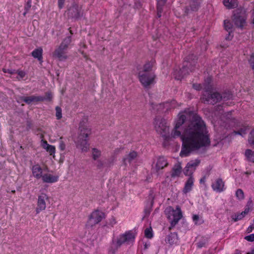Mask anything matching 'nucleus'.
I'll return each mask as SVG.
<instances>
[{
  "label": "nucleus",
  "instance_id": "1",
  "mask_svg": "<svg viewBox=\"0 0 254 254\" xmlns=\"http://www.w3.org/2000/svg\"><path fill=\"white\" fill-rule=\"evenodd\" d=\"M178 128L175 126L172 135L173 137L181 136L183 140V147L180 153L181 157L187 156L192 151L209 145L210 141L205 124L199 116H192L191 121L185 129L182 135Z\"/></svg>",
  "mask_w": 254,
  "mask_h": 254
},
{
  "label": "nucleus",
  "instance_id": "2",
  "mask_svg": "<svg viewBox=\"0 0 254 254\" xmlns=\"http://www.w3.org/2000/svg\"><path fill=\"white\" fill-rule=\"evenodd\" d=\"M71 43V36H68L62 41L52 54L53 57L60 61H65L68 58L67 50Z\"/></svg>",
  "mask_w": 254,
  "mask_h": 254
},
{
  "label": "nucleus",
  "instance_id": "3",
  "mask_svg": "<svg viewBox=\"0 0 254 254\" xmlns=\"http://www.w3.org/2000/svg\"><path fill=\"white\" fill-rule=\"evenodd\" d=\"M134 239L135 235L133 233L130 231L126 232L125 233L121 235L117 239L116 242L113 241L110 251L113 253H115L116 251L123 244H129L134 241Z\"/></svg>",
  "mask_w": 254,
  "mask_h": 254
},
{
  "label": "nucleus",
  "instance_id": "4",
  "mask_svg": "<svg viewBox=\"0 0 254 254\" xmlns=\"http://www.w3.org/2000/svg\"><path fill=\"white\" fill-rule=\"evenodd\" d=\"M153 125L156 132L161 134L165 140L169 138V126L165 119L161 118L160 116H157L154 119Z\"/></svg>",
  "mask_w": 254,
  "mask_h": 254
},
{
  "label": "nucleus",
  "instance_id": "5",
  "mask_svg": "<svg viewBox=\"0 0 254 254\" xmlns=\"http://www.w3.org/2000/svg\"><path fill=\"white\" fill-rule=\"evenodd\" d=\"M247 14L243 8H238L233 11L232 20L234 26L242 29L246 25Z\"/></svg>",
  "mask_w": 254,
  "mask_h": 254
},
{
  "label": "nucleus",
  "instance_id": "6",
  "mask_svg": "<svg viewBox=\"0 0 254 254\" xmlns=\"http://www.w3.org/2000/svg\"><path fill=\"white\" fill-rule=\"evenodd\" d=\"M190 57L187 58V60L184 62L183 66L178 71H175L174 75L175 78L178 80L181 79L184 76L189 73V71L193 70V67L195 65L194 60L191 62L190 61Z\"/></svg>",
  "mask_w": 254,
  "mask_h": 254
},
{
  "label": "nucleus",
  "instance_id": "7",
  "mask_svg": "<svg viewBox=\"0 0 254 254\" xmlns=\"http://www.w3.org/2000/svg\"><path fill=\"white\" fill-rule=\"evenodd\" d=\"M220 93L219 92H212L206 90L202 95L200 100L204 104L214 105L220 102Z\"/></svg>",
  "mask_w": 254,
  "mask_h": 254
},
{
  "label": "nucleus",
  "instance_id": "8",
  "mask_svg": "<svg viewBox=\"0 0 254 254\" xmlns=\"http://www.w3.org/2000/svg\"><path fill=\"white\" fill-rule=\"evenodd\" d=\"M91 134V128L88 123V119L84 117L79 123L78 137L87 138Z\"/></svg>",
  "mask_w": 254,
  "mask_h": 254
},
{
  "label": "nucleus",
  "instance_id": "9",
  "mask_svg": "<svg viewBox=\"0 0 254 254\" xmlns=\"http://www.w3.org/2000/svg\"><path fill=\"white\" fill-rule=\"evenodd\" d=\"M105 218V214L101 211L96 210L93 211L89 217L88 225L93 227L100 222Z\"/></svg>",
  "mask_w": 254,
  "mask_h": 254
},
{
  "label": "nucleus",
  "instance_id": "10",
  "mask_svg": "<svg viewBox=\"0 0 254 254\" xmlns=\"http://www.w3.org/2000/svg\"><path fill=\"white\" fill-rule=\"evenodd\" d=\"M155 75L152 72H139V81L144 87H147L154 82Z\"/></svg>",
  "mask_w": 254,
  "mask_h": 254
},
{
  "label": "nucleus",
  "instance_id": "11",
  "mask_svg": "<svg viewBox=\"0 0 254 254\" xmlns=\"http://www.w3.org/2000/svg\"><path fill=\"white\" fill-rule=\"evenodd\" d=\"M221 98L220 102L222 101V105H219L217 106V110L220 111L224 110L223 107L226 106H229L231 102L229 101L233 99V96L232 93L229 91H226L220 94Z\"/></svg>",
  "mask_w": 254,
  "mask_h": 254
},
{
  "label": "nucleus",
  "instance_id": "12",
  "mask_svg": "<svg viewBox=\"0 0 254 254\" xmlns=\"http://www.w3.org/2000/svg\"><path fill=\"white\" fill-rule=\"evenodd\" d=\"M200 163V160L196 159L189 162L184 170V174L186 176H192L196 168Z\"/></svg>",
  "mask_w": 254,
  "mask_h": 254
},
{
  "label": "nucleus",
  "instance_id": "13",
  "mask_svg": "<svg viewBox=\"0 0 254 254\" xmlns=\"http://www.w3.org/2000/svg\"><path fill=\"white\" fill-rule=\"evenodd\" d=\"M172 217L169 216V218L171 220V226L169 229L171 230L172 227H174L179 222V221L183 217L182 213L180 208L177 207L176 210H172Z\"/></svg>",
  "mask_w": 254,
  "mask_h": 254
},
{
  "label": "nucleus",
  "instance_id": "14",
  "mask_svg": "<svg viewBox=\"0 0 254 254\" xmlns=\"http://www.w3.org/2000/svg\"><path fill=\"white\" fill-rule=\"evenodd\" d=\"M176 106V102L175 100H173L171 102H166L162 104L155 105L152 109L156 110L157 111L162 110H166V111H168L169 110L175 109Z\"/></svg>",
  "mask_w": 254,
  "mask_h": 254
},
{
  "label": "nucleus",
  "instance_id": "15",
  "mask_svg": "<svg viewBox=\"0 0 254 254\" xmlns=\"http://www.w3.org/2000/svg\"><path fill=\"white\" fill-rule=\"evenodd\" d=\"M48 199V196L45 193H42L38 196L37 201V207L36 208L37 213H39L40 211L45 209L46 207V200Z\"/></svg>",
  "mask_w": 254,
  "mask_h": 254
},
{
  "label": "nucleus",
  "instance_id": "16",
  "mask_svg": "<svg viewBox=\"0 0 254 254\" xmlns=\"http://www.w3.org/2000/svg\"><path fill=\"white\" fill-rule=\"evenodd\" d=\"M21 100L28 104L43 101L42 96L35 95L22 96L21 97Z\"/></svg>",
  "mask_w": 254,
  "mask_h": 254
},
{
  "label": "nucleus",
  "instance_id": "17",
  "mask_svg": "<svg viewBox=\"0 0 254 254\" xmlns=\"http://www.w3.org/2000/svg\"><path fill=\"white\" fill-rule=\"evenodd\" d=\"M193 112H188L187 114V117L185 115L181 114L179 113L178 114V118L176 122V128H179L187 120V119L189 118L190 121H191V117L192 115H195V114H192ZM196 115H197L196 114Z\"/></svg>",
  "mask_w": 254,
  "mask_h": 254
},
{
  "label": "nucleus",
  "instance_id": "18",
  "mask_svg": "<svg viewBox=\"0 0 254 254\" xmlns=\"http://www.w3.org/2000/svg\"><path fill=\"white\" fill-rule=\"evenodd\" d=\"M68 14L71 17L79 18L81 15V9L78 5L74 4L69 8Z\"/></svg>",
  "mask_w": 254,
  "mask_h": 254
},
{
  "label": "nucleus",
  "instance_id": "19",
  "mask_svg": "<svg viewBox=\"0 0 254 254\" xmlns=\"http://www.w3.org/2000/svg\"><path fill=\"white\" fill-rule=\"evenodd\" d=\"M77 145L79 146L82 151H87L89 148V144L87 138L78 137Z\"/></svg>",
  "mask_w": 254,
  "mask_h": 254
},
{
  "label": "nucleus",
  "instance_id": "20",
  "mask_svg": "<svg viewBox=\"0 0 254 254\" xmlns=\"http://www.w3.org/2000/svg\"><path fill=\"white\" fill-rule=\"evenodd\" d=\"M137 156V153L134 151H130L128 154L126 155L123 158V161L125 165L127 163H130L133 160L136 159Z\"/></svg>",
  "mask_w": 254,
  "mask_h": 254
},
{
  "label": "nucleus",
  "instance_id": "21",
  "mask_svg": "<svg viewBox=\"0 0 254 254\" xmlns=\"http://www.w3.org/2000/svg\"><path fill=\"white\" fill-rule=\"evenodd\" d=\"M32 171L33 176L37 179L42 178V169L39 164H36L32 166Z\"/></svg>",
  "mask_w": 254,
  "mask_h": 254
},
{
  "label": "nucleus",
  "instance_id": "22",
  "mask_svg": "<svg viewBox=\"0 0 254 254\" xmlns=\"http://www.w3.org/2000/svg\"><path fill=\"white\" fill-rule=\"evenodd\" d=\"M168 165L167 160L164 157H159L156 164L157 171L163 169Z\"/></svg>",
  "mask_w": 254,
  "mask_h": 254
},
{
  "label": "nucleus",
  "instance_id": "23",
  "mask_svg": "<svg viewBox=\"0 0 254 254\" xmlns=\"http://www.w3.org/2000/svg\"><path fill=\"white\" fill-rule=\"evenodd\" d=\"M42 179L44 183H53L58 181V177L53 176L50 174H45L43 175Z\"/></svg>",
  "mask_w": 254,
  "mask_h": 254
},
{
  "label": "nucleus",
  "instance_id": "24",
  "mask_svg": "<svg viewBox=\"0 0 254 254\" xmlns=\"http://www.w3.org/2000/svg\"><path fill=\"white\" fill-rule=\"evenodd\" d=\"M182 171V168L181 167V163L180 162H178L174 166L172 169V171L171 175V177L172 178L179 177L181 174Z\"/></svg>",
  "mask_w": 254,
  "mask_h": 254
},
{
  "label": "nucleus",
  "instance_id": "25",
  "mask_svg": "<svg viewBox=\"0 0 254 254\" xmlns=\"http://www.w3.org/2000/svg\"><path fill=\"white\" fill-rule=\"evenodd\" d=\"M224 187V183L221 179H217L216 182L212 185V187L214 190L221 192L223 190Z\"/></svg>",
  "mask_w": 254,
  "mask_h": 254
},
{
  "label": "nucleus",
  "instance_id": "26",
  "mask_svg": "<svg viewBox=\"0 0 254 254\" xmlns=\"http://www.w3.org/2000/svg\"><path fill=\"white\" fill-rule=\"evenodd\" d=\"M190 177L185 184V187L183 189V192L187 193L191 190L192 187L193 185L194 179L192 176H189Z\"/></svg>",
  "mask_w": 254,
  "mask_h": 254
},
{
  "label": "nucleus",
  "instance_id": "27",
  "mask_svg": "<svg viewBox=\"0 0 254 254\" xmlns=\"http://www.w3.org/2000/svg\"><path fill=\"white\" fill-rule=\"evenodd\" d=\"M223 3L228 9L234 8L238 5L237 0H223Z\"/></svg>",
  "mask_w": 254,
  "mask_h": 254
},
{
  "label": "nucleus",
  "instance_id": "28",
  "mask_svg": "<svg viewBox=\"0 0 254 254\" xmlns=\"http://www.w3.org/2000/svg\"><path fill=\"white\" fill-rule=\"evenodd\" d=\"M43 50L41 48H39L34 50L32 52V56L34 58L37 59L39 61H41L42 59Z\"/></svg>",
  "mask_w": 254,
  "mask_h": 254
},
{
  "label": "nucleus",
  "instance_id": "29",
  "mask_svg": "<svg viewBox=\"0 0 254 254\" xmlns=\"http://www.w3.org/2000/svg\"><path fill=\"white\" fill-rule=\"evenodd\" d=\"M201 0H190V6L193 11L197 10L199 6Z\"/></svg>",
  "mask_w": 254,
  "mask_h": 254
},
{
  "label": "nucleus",
  "instance_id": "30",
  "mask_svg": "<svg viewBox=\"0 0 254 254\" xmlns=\"http://www.w3.org/2000/svg\"><path fill=\"white\" fill-rule=\"evenodd\" d=\"M224 25L225 30L228 31L229 33L233 31L235 26L234 24L231 23L229 20H225Z\"/></svg>",
  "mask_w": 254,
  "mask_h": 254
},
{
  "label": "nucleus",
  "instance_id": "31",
  "mask_svg": "<svg viewBox=\"0 0 254 254\" xmlns=\"http://www.w3.org/2000/svg\"><path fill=\"white\" fill-rule=\"evenodd\" d=\"M166 2V0H158L157 5V15L159 17L161 16V12L163 10L162 6L165 4Z\"/></svg>",
  "mask_w": 254,
  "mask_h": 254
},
{
  "label": "nucleus",
  "instance_id": "32",
  "mask_svg": "<svg viewBox=\"0 0 254 254\" xmlns=\"http://www.w3.org/2000/svg\"><path fill=\"white\" fill-rule=\"evenodd\" d=\"M246 212L243 211L240 213L235 214L232 215L231 218L235 222L240 220L243 219L246 214H247Z\"/></svg>",
  "mask_w": 254,
  "mask_h": 254
},
{
  "label": "nucleus",
  "instance_id": "33",
  "mask_svg": "<svg viewBox=\"0 0 254 254\" xmlns=\"http://www.w3.org/2000/svg\"><path fill=\"white\" fill-rule=\"evenodd\" d=\"M245 156L248 161L254 162V151L251 149H247L245 151Z\"/></svg>",
  "mask_w": 254,
  "mask_h": 254
},
{
  "label": "nucleus",
  "instance_id": "34",
  "mask_svg": "<svg viewBox=\"0 0 254 254\" xmlns=\"http://www.w3.org/2000/svg\"><path fill=\"white\" fill-rule=\"evenodd\" d=\"M178 240V234L177 233H171L168 236L167 241L170 244L174 243Z\"/></svg>",
  "mask_w": 254,
  "mask_h": 254
},
{
  "label": "nucleus",
  "instance_id": "35",
  "mask_svg": "<svg viewBox=\"0 0 254 254\" xmlns=\"http://www.w3.org/2000/svg\"><path fill=\"white\" fill-rule=\"evenodd\" d=\"M253 207V202L252 198V197H250L247 203V204L245 206L244 211L246 212V213H247L248 214L250 211H251L252 210Z\"/></svg>",
  "mask_w": 254,
  "mask_h": 254
},
{
  "label": "nucleus",
  "instance_id": "36",
  "mask_svg": "<svg viewBox=\"0 0 254 254\" xmlns=\"http://www.w3.org/2000/svg\"><path fill=\"white\" fill-rule=\"evenodd\" d=\"M101 151L97 148L92 149V157L94 160H97L101 156Z\"/></svg>",
  "mask_w": 254,
  "mask_h": 254
},
{
  "label": "nucleus",
  "instance_id": "37",
  "mask_svg": "<svg viewBox=\"0 0 254 254\" xmlns=\"http://www.w3.org/2000/svg\"><path fill=\"white\" fill-rule=\"evenodd\" d=\"M45 143L47 145L46 148L47 151L49 152L51 155L54 154L55 153V147L53 145L48 144L47 141H45Z\"/></svg>",
  "mask_w": 254,
  "mask_h": 254
},
{
  "label": "nucleus",
  "instance_id": "38",
  "mask_svg": "<svg viewBox=\"0 0 254 254\" xmlns=\"http://www.w3.org/2000/svg\"><path fill=\"white\" fill-rule=\"evenodd\" d=\"M248 142L251 145H254V129L250 133Z\"/></svg>",
  "mask_w": 254,
  "mask_h": 254
},
{
  "label": "nucleus",
  "instance_id": "39",
  "mask_svg": "<svg viewBox=\"0 0 254 254\" xmlns=\"http://www.w3.org/2000/svg\"><path fill=\"white\" fill-rule=\"evenodd\" d=\"M236 197L240 200H242L244 198V193L242 190L238 189L236 192Z\"/></svg>",
  "mask_w": 254,
  "mask_h": 254
},
{
  "label": "nucleus",
  "instance_id": "40",
  "mask_svg": "<svg viewBox=\"0 0 254 254\" xmlns=\"http://www.w3.org/2000/svg\"><path fill=\"white\" fill-rule=\"evenodd\" d=\"M42 98H43V101L46 100L50 101L53 98V95L51 92H48L45 93L44 97L42 96Z\"/></svg>",
  "mask_w": 254,
  "mask_h": 254
},
{
  "label": "nucleus",
  "instance_id": "41",
  "mask_svg": "<svg viewBox=\"0 0 254 254\" xmlns=\"http://www.w3.org/2000/svg\"><path fill=\"white\" fill-rule=\"evenodd\" d=\"M152 69V65L150 63L146 64L143 66V70L141 72H150Z\"/></svg>",
  "mask_w": 254,
  "mask_h": 254
},
{
  "label": "nucleus",
  "instance_id": "42",
  "mask_svg": "<svg viewBox=\"0 0 254 254\" xmlns=\"http://www.w3.org/2000/svg\"><path fill=\"white\" fill-rule=\"evenodd\" d=\"M144 233L145 236L147 238L150 239L153 237V234L151 229L146 228L145 230Z\"/></svg>",
  "mask_w": 254,
  "mask_h": 254
},
{
  "label": "nucleus",
  "instance_id": "43",
  "mask_svg": "<svg viewBox=\"0 0 254 254\" xmlns=\"http://www.w3.org/2000/svg\"><path fill=\"white\" fill-rule=\"evenodd\" d=\"M192 219L196 224H200L203 222L202 220L199 219V216L196 214L193 215Z\"/></svg>",
  "mask_w": 254,
  "mask_h": 254
},
{
  "label": "nucleus",
  "instance_id": "44",
  "mask_svg": "<svg viewBox=\"0 0 254 254\" xmlns=\"http://www.w3.org/2000/svg\"><path fill=\"white\" fill-rule=\"evenodd\" d=\"M104 167V163L101 160H99L97 161L96 167L97 169L102 170Z\"/></svg>",
  "mask_w": 254,
  "mask_h": 254
},
{
  "label": "nucleus",
  "instance_id": "45",
  "mask_svg": "<svg viewBox=\"0 0 254 254\" xmlns=\"http://www.w3.org/2000/svg\"><path fill=\"white\" fill-rule=\"evenodd\" d=\"M16 73H17L18 74V75L19 77H17V79L18 80H20V79L23 78L25 75V72L23 71H22V70H18V71H16Z\"/></svg>",
  "mask_w": 254,
  "mask_h": 254
},
{
  "label": "nucleus",
  "instance_id": "46",
  "mask_svg": "<svg viewBox=\"0 0 254 254\" xmlns=\"http://www.w3.org/2000/svg\"><path fill=\"white\" fill-rule=\"evenodd\" d=\"M245 239L249 242H254V234H252L249 236H247L245 237Z\"/></svg>",
  "mask_w": 254,
  "mask_h": 254
},
{
  "label": "nucleus",
  "instance_id": "47",
  "mask_svg": "<svg viewBox=\"0 0 254 254\" xmlns=\"http://www.w3.org/2000/svg\"><path fill=\"white\" fill-rule=\"evenodd\" d=\"M2 71L4 73H8L10 74H13L16 73V71L15 70L10 69H6L5 68H3L2 69Z\"/></svg>",
  "mask_w": 254,
  "mask_h": 254
},
{
  "label": "nucleus",
  "instance_id": "48",
  "mask_svg": "<svg viewBox=\"0 0 254 254\" xmlns=\"http://www.w3.org/2000/svg\"><path fill=\"white\" fill-rule=\"evenodd\" d=\"M31 7V0H28L25 6V10L28 11Z\"/></svg>",
  "mask_w": 254,
  "mask_h": 254
},
{
  "label": "nucleus",
  "instance_id": "49",
  "mask_svg": "<svg viewBox=\"0 0 254 254\" xmlns=\"http://www.w3.org/2000/svg\"><path fill=\"white\" fill-rule=\"evenodd\" d=\"M64 1L65 0H58V6L60 9L63 7Z\"/></svg>",
  "mask_w": 254,
  "mask_h": 254
},
{
  "label": "nucleus",
  "instance_id": "50",
  "mask_svg": "<svg viewBox=\"0 0 254 254\" xmlns=\"http://www.w3.org/2000/svg\"><path fill=\"white\" fill-rule=\"evenodd\" d=\"M193 88L196 90H200L202 89V86L200 84H193Z\"/></svg>",
  "mask_w": 254,
  "mask_h": 254
},
{
  "label": "nucleus",
  "instance_id": "51",
  "mask_svg": "<svg viewBox=\"0 0 254 254\" xmlns=\"http://www.w3.org/2000/svg\"><path fill=\"white\" fill-rule=\"evenodd\" d=\"M59 146H60V148L62 151L64 150L65 148V144L64 143V142L63 141H60Z\"/></svg>",
  "mask_w": 254,
  "mask_h": 254
},
{
  "label": "nucleus",
  "instance_id": "52",
  "mask_svg": "<svg viewBox=\"0 0 254 254\" xmlns=\"http://www.w3.org/2000/svg\"><path fill=\"white\" fill-rule=\"evenodd\" d=\"M234 132L235 134H238L241 135L246 134V130L243 129H241V130H239L238 131H235Z\"/></svg>",
  "mask_w": 254,
  "mask_h": 254
},
{
  "label": "nucleus",
  "instance_id": "53",
  "mask_svg": "<svg viewBox=\"0 0 254 254\" xmlns=\"http://www.w3.org/2000/svg\"><path fill=\"white\" fill-rule=\"evenodd\" d=\"M254 229V224H253L252 225H251V226H250L248 228V229H247V233H249L253 231V230Z\"/></svg>",
  "mask_w": 254,
  "mask_h": 254
},
{
  "label": "nucleus",
  "instance_id": "54",
  "mask_svg": "<svg viewBox=\"0 0 254 254\" xmlns=\"http://www.w3.org/2000/svg\"><path fill=\"white\" fill-rule=\"evenodd\" d=\"M56 116L58 120H60L62 117V112H56Z\"/></svg>",
  "mask_w": 254,
  "mask_h": 254
},
{
  "label": "nucleus",
  "instance_id": "55",
  "mask_svg": "<svg viewBox=\"0 0 254 254\" xmlns=\"http://www.w3.org/2000/svg\"><path fill=\"white\" fill-rule=\"evenodd\" d=\"M205 243L203 242H199L197 243V247L199 248H201L204 246Z\"/></svg>",
  "mask_w": 254,
  "mask_h": 254
},
{
  "label": "nucleus",
  "instance_id": "56",
  "mask_svg": "<svg viewBox=\"0 0 254 254\" xmlns=\"http://www.w3.org/2000/svg\"><path fill=\"white\" fill-rule=\"evenodd\" d=\"M112 221L110 222V225L112 226H113V225L116 224V222L115 221V219L114 217H112Z\"/></svg>",
  "mask_w": 254,
  "mask_h": 254
},
{
  "label": "nucleus",
  "instance_id": "57",
  "mask_svg": "<svg viewBox=\"0 0 254 254\" xmlns=\"http://www.w3.org/2000/svg\"><path fill=\"white\" fill-rule=\"evenodd\" d=\"M205 182V178L203 177L202 178H201L200 180V183H204Z\"/></svg>",
  "mask_w": 254,
  "mask_h": 254
},
{
  "label": "nucleus",
  "instance_id": "58",
  "mask_svg": "<svg viewBox=\"0 0 254 254\" xmlns=\"http://www.w3.org/2000/svg\"><path fill=\"white\" fill-rule=\"evenodd\" d=\"M56 111H61V109L59 107H57L56 108Z\"/></svg>",
  "mask_w": 254,
  "mask_h": 254
},
{
  "label": "nucleus",
  "instance_id": "59",
  "mask_svg": "<svg viewBox=\"0 0 254 254\" xmlns=\"http://www.w3.org/2000/svg\"><path fill=\"white\" fill-rule=\"evenodd\" d=\"M28 11H26V10H25V12H24L23 13V15L25 16L26 15V14L28 12Z\"/></svg>",
  "mask_w": 254,
  "mask_h": 254
},
{
  "label": "nucleus",
  "instance_id": "60",
  "mask_svg": "<svg viewBox=\"0 0 254 254\" xmlns=\"http://www.w3.org/2000/svg\"><path fill=\"white\" fill-rule=\"evenodd\" d=\"M70 34H71V35H72V32H71V30L70 31Z\"/></svg>",
  "mask_w": 254,
  "mask_h": 254
},
{
  "label": "nucleus",
  "instance_id": "61",
  "mask_svg": "<svg viewBox=\"0 0 254 254\" xmlns=\"http://www.w3.org/2000/svg\"><path fill=\"white\" fill-rule=\"evenodd\" d=\"M247 254H253V253H248Z\"/></svg>",
  "mask_w": 254,
  "mask_h": 254
},
{
  "label": "nucleus",
  "instance_id": "62",
  "mask_svg": "<svg viewBox=\"0 0 254 254\" xmlns=\"http://www.w3.org/2000/svg\"><path fill=\"white\" fill-rule=\"evenodd\" d=\"M246 174H249L250 173H249V172H247Z\"/></svg>",
  "mask_w": 254,
  "mask_h": 254
},
{
  "label": "nucleus",
  "instance_id": "63",
  "mask_svg": "<svg viewBox=\"0 0 254 254\" xmlns=\"http://www.w3.org/2000/svg\"><path fill=\"white\" fill-rule=\"evenodd\" d=\"M146 247H147V246H146V245H145V248H146Z\"/></svg>",
  "mask_w": 254,
  "mask_h": 254
}]
</instances>
